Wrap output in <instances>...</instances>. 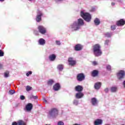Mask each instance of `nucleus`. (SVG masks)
<instances>
[{"label":"nucleus","instance_id":"1","mask_svg":"<svg viewBox=\"0 0 125 125\" xmlns=\"http://www.w3.org/2000/svg\"><path fill=\"white\" fill-rule=\"evenodd\" d=\"M92 51L93 54L96 57L100 56L102 55L101 50V45L99 44H95L92 46Z\"/></svg>","mask_w":125,"mask_h":125},{"label":"nucleus","instance_id":"2","mask_svg":"<svg viewBox=\"0 0 125 125\" xmlns=\"http://www.w3.org/2000/svg\"><path fill=\"white\" fill-rule=\"evenodd\" d=\"M81 16L86 22H90V20H91V15L88 13H84L82 11L81 12Z\"/></svg>","mask_w":125,"mask_h":125},{"label":"nucleus","instance_id":"3","mask_svg":"<svg viewBox=\"0 0 125 125\" xmlns=\"http://www.w3.org/2000/svg\"><path fill=\"white\" fill-rule=\"evenodd\" d=\"M70 28L72 29V31H78L81 29L80 26L78 25L77 21H74L72 24H71Z\"/></svg>","mask_w":125,"mask_h":125},{"label":"nucleus","instance_id":"4","mask_svg":"<svg viewBox=\"0 0 125 125\" xmlns=\"http://www.w3.org/2000/svg\"><path fill=\"white\" fill-rule=\"evenodd\" d=\"M49 115L51 117H53V118H55L56 116L58 115V110L56 108H52L49 112Z\"/></svg>","mask_w":125,"mask_h":125},{"label":"nucleus","instance_id":"5","mask_svg":"<svg viewBox=\"0 0 125 125\" xmlns=\"http://www.w3.org/2000/svg\"><path fill=\"white\" fill-rule=\"evenodd\" d=\"M125 76V71L121 70H120L117 73V77L118 80H122V79H124Z\"/></svg>","mask_w":125,"mask_h":125},{"label":"nucleus","instance_id":"6","mask_svg":"<svg viewBox=\"0 0 125 125\" xmlns=\"http://www.w3.org/2000/svg\"><path fill=\"white\" fill-rule=\"evenodd\" d=\"M77 80L78 82H83L85 80V75L83 73H79L77 75Z\"/></svg>","mask_w":125,"mask_h":125},{"label":"nucleus","instance_id":"7","mask_svg":"<svg viewBox=\"0 0 125 125\" xmlns=\"http://www.w3.org/2000/svg\"><path fill=\"white\" fill-rule=\"evenodd\" d=\"M68 64L70 66L74 67V66H76L77 64V61L76 60H74V58L72 57H69L68 59Z\"/></svg>","mask_w":125,"mask_h":125},{"label":"nucleus","instance_id":"8","mask_svg":"<svg viewBox=\"0 0 125 125\" xmlns=\"http://www.w3.org/2000/svg\"><path fill=\"white\" fill-rule=\"evenodd\" d=\"M39 33L42 35H44L46 33V28H44L43 26L39 25L38 27Z\"/></svg>","mask_w":125,"mask_h":125},{"label":"nucleus","instance_id":"9","mask_svg":"<svg viewBox=\"0 0 125 125\" xmlns=\"http://www.w3.org/2000/svg\"><path fill=\"white\" fill-rule=\"evenodd\" d=\"M125 24V20L121 19L120 20L116 22V25L118 27H121V26H124Z\"/></svg>","mask_w":125,"mask_h":125},{"label":"nucleus","instance_id":"10","mask_svg":"<svg viewBox=\"0 0 125 125\" xmlns=\"http://www.w3.org/2000/svg\"><path fill=\"white\" fill-rule=\"evenodd\" d=\"M53 88L55 91H58V90H60V88H61V85L60 83H56L53 86Z\"/></svg>","mask_w":125,"mask_h":125},{"label":"nucleus","instance_id":"11","mask_svg":"<svg viewBox=\"0 0 125 125\" xmlns=\"http://www.w3.org/2000/svg\"><path fill=\"white\" fill-rule=\"evenodd\" d=\"M42 13L41 12L38 13V14L36 18L37 22H41L42 21Z\"/></svg>","mask_w":125,"mask_h":125},{"label":"nucleus","instance_id":"12","mask_svg":"<svg viewBox=\"0 0 125 125\" xmlns=\"http://www.w3.org/2000/svg\"><path fill=\"white\" fill-rule=\"evenodd\" d=\"M83 49V45L81 44H77L74 47V50L76 51H80Z\"/></svg>","mask_w":125,"mask_h":125},{"label":"nucleus","instance_id":"13","mask_svg":"<svg viewBox=\"0 0 125 125\" xmlns=\"http://www.w3.org/2000/svg\"><path fill=\"white\" fill-rule=\"evenodd\" d=\"M91 75L93 78H95V77H98L99 75V71L97 70H94L91 73Z\"/></svg>","mask_w":125,"mask_h":125},{"label":"nucleus","instance_id":"14","mask_svg":"<svg viewBox=\"0 0 125 125\" xmlns=\"http://www.w3.org/2000/svg\"><path fill=\"white\" fill-rule=\"evenodd\" d=\"M75 91L78 92H82V90H83V87L81 85H77L75 88Z\"/></svg>","mask_w":125,"mask_h":125},{"label":"nucleus","instance_id":"15","mask_svg":"<svg viewBox=\"0 0 125 125\" xmlns=\"http://www.w3.org/2000/svg\"><path fill=\"white\" fill-rule=\"evenodd\" d=\"M83 93L79 92L76 94L75 97L77 99H81V98H83Z\"/></svg>","mask_w":125,"mask_h":125},{"label":"nucleus","instance_id":"16","mask_svg":"<svg viewBox=\"0 0 125 125\" xmlns=\"http://www.w3.org/2000/svg\"><path fill=\"white\" fill-rule=\"evenodd\" d=\"M77 22L78 25L80 26V27H81V26H83V25H84V22H83V20H82V19H79Z\"/></svg>","mask_w":125,"mask_h":125},{"label":"nucleus","instance_id":"17","mask_svg":"<svg viewBox=\"0 0 125 125\" xmlns=\"http://www.w3.org/2000/svg\"><path fill=\"white\" fill-rule=\"evenodd\" d=\"M91 102L92 105H93V106H95V105H97L98 101H97V99H96L95 98H92L91 100Z\"/></svg>","mask_w":125,"mask_h":125},{"label":"nucleus","instance_id":"18","mask_svg":"<svg viewBox=\"0 0 125 125\" xmlns=\"http://www.w3.org/2000/svg\"><path fill=\"white\" fill-rule=\"evenodd\" d=\"M25 108L27 111H31L33 109V104L31 103H28Z\"/></svg>","mask_w":125,"mask_h":125},{"label":"nucleus","instance_id":"19","mask_svg":"<svg viewBox=\"0 0 125 125\" xmlns=\"http://www.w3.org/2000/svg\"><path fill=\"white\" fill-rule=\"evenodd\" d=\"M49 59L50 61H54L55 59H56V55L54 54H52L51 55H50L49 56Z\"/></svg>","mask_w":125,"mask_h":125},{"label":"nucleus","instance_id":"20","mask_svg":"<svg viewBox=\"0 0 125 125\" xmlns=\"http://www.w3.org/2000/svg\"><path fill=\"white\" fill-rule=\"evenodd\" d=\"M101 82H97L95 83L94 84V88L95 89H99L100 87H101Z\"/></svg>","mask_w":125,"mask_h":125},{"label":"nucleus","instance_id":"21","mask_svg":"<svg viewBox=\"0 0 125 125\" xmlns=\"http://www.w3.org/2000/svg\"><path fill=\"white\" fill-rule=\"evenodd\" d=\"M102 120L101 119H97L95 122H94V125H102Z\"/></svg>","mask_w":125,"mask_h":125},{"label":"nucleus","instance_id":"22","mask_svg":"<svg viewBox=\"0 0 125 125\" xmlns=\"http://www.w3.org/2000/svg\"><path fill=\"white\" fill-rule=\"evenodd\" d=\"M39 43L41 45H43L45 44V40L42 38H41L39 40Z\"/></svg>","mask_w":125,"mask_h":125},{"label":"nucleus","instance_id":"23","mask_svg":"<svg viewBox=\"0 0 125 125\" xmlns=\"http://www.w3.org/2000/svg\"><path fill=\"white\" fill-rule=\"evenodd\" d=\"M18 125H26L27 123L23 120H20L18 121Z\"/></svg>","mask_w":125,"mask_h":125},{"label":"nucleus","instance_id":"24","mask_svg":"<svg viewBox=\"0 0 125 125\" xmlns=\"http://www.w3.org/2000/svg\"><path fill=\"white\" fill-rule=\"evenodd\" d=\"M94 22L95 23V25L96 26H98V25L100 24V20H99L98 18H96L94 21Z\"/></svg>","mask_w":125,"mask_h":125},{"label":"nucleus","instance_id":"25","mask_svg":"<svg viewBox=\"0 0 125 125\" xmlns=\"http://www.w3.org/2000/svg\"><path fill=\"white\" fill-rule=\"evenodd\" d=\"M111 92H116L118 90V88L116 86H113L110 88Z\"/></svg>","mask_w":125,"mask_h":125},{"label":"nucleus","instance_id":"26","mask_svg":"<svg viewBox=\"0 0 125 125\" xmlns=\"http://www.w3.org/2000/svg\"><path fill=\"white\" fill-rule=\"evenodd\" d=\"M63 68H64V65L61 64H59L57 66V68L58 69V70H59V71H62Z\"/></svg>","mask_w":125,"mask_h":125},{"label":"nucleus","instance_id":"27","mask_svg":"<svg viewBox=\"0 0 125 125\" xmlns=\"http://www.w3.org/2000/svg\"><path fill=\"white\" fill-rule=\"evenodd\" d=\"M53 83H54V81L52 79H50L47 82L48 85H52Z\"/></svg>","mask_w":125,"mask_h":125},{"label":"nucleus","instance_id":"28","mask_svg":"<svg viewBox=\"0 0 125 125\" xmlns=\"http://www.w3.org/2000/svg\"><path fill=\"white\" fill-rule=\"evenodd\" d=\"M4 77L5 78H8L9 77V71H6L4 73Z\"/></svg>","mask_w":125,"mask_h":125},{"label":"nucleus","instance_id":"29","mask_svg":"<svg viewBox=\"0 0 125 125\" xmlns=\"http://www.w3.org/2000/svg\"><path fill=\"white\" fill-rule=\"evenodd\" d=\"M32 88H33L32 87H31L29 85H27L26 87V91H30V90H32Z\"/></svg>","mask_w":125,"mask_h":125},{"label":"nucleus","instance_id":"30","mask_svg":"<svg viewBox=\"0 0 125 125\" xmlns=\"http://www.w3.org/2000/svg\"><path fill=\"white\" fill-rule=\"evenodd\" d=\"M105 36L106 37V38H111V37H112V34L107 32L105 33Z\"/></svg>","mask_w":125,"mask_h":125},{"label":"nucleus","instance_id":"31","mask_svg":"<svg viewBox=\"0 0 125 125\" xmlns=\"http://www.w3.org/2000/svg\"><path fill=\"white\" fill-rule=\"evenodd\" d=\"M9 94H11V95H12L14 94V93H15V90H10L9 91Z\"/></svg>","mask_w":125,"mask_h":125},{"label":"nucleus","instance_id":"32","mask_svg":"<svg viewBox=\"0 0 125 125\" xmlns=\"http://www.w3.org/2000/svg\"><path fill=\"white\" fill-rule=\"evenodd\" d=\"M73 104H74V105H76V106H77L79 104V102L78 101L75 100L73 101Z\"/></svg>","mask_w":125,"mask_h":125},{"label":"nucleus","instance_id":"33","mask_svg":"<svg viewBox=\"0 0 125 125\" xmlns=\"http://www.w3.org/2000/svg\"><path fill=\"white\" fill-rule=\"evenodd\" d=\"M109 42H110V40H107L104 42L105 45H108L109 44Z\"/></svg>","mask_w":125,"mask_h":125},{"label":"nucleus","instance_id":"34","mask_svg":"<svg viewBox=\"0 0 125 125\" xmlns=\"http://www.w3.org/2000/svg\"><path fill=\"white\" fill-rule=\"evenodd\" d=\"M111 30H112V31H114V30H116V25H111Z\"/></svg>","mask_w":125,"mask_h":125},{"label":"nucleus","instance_id":"35","mask_svg":"<svg viewBox=\"0 0 125 125\" xmlns=\"http://www.w3.org/2000/svg\"><path fill=\"white\" fill-rule=\"evenodd\" d=\"M3 55H4V53L1 50H0V57L3 56Z\"/></svg>","mask_w":125,"mask_h":125},{"label":"nucleus","instance_id":"36","mask_svg":"<svg viewBox=\"0 0 125 125\" xmlns=\"http://www.w3.org/2000/svg\"><path fill=\"white\" fill-rule=\"evenodd\" d=\"M32 71H28L27 73H26V76L27 77H29L30 76V75H32Z\"/></svg>","mask_w":125,"mask_h":125},{"label":"nucleus","instance_id":"37","mask_svg":"<svg viewBox=\"0 0 125 125\" xmlns=\"http://www.w3.org/2000/svg\"><path fill=\"white\" fill-rule=\"evenodd\" d=\"M56 43L57 45H61V42H60V41H56Z\"/></svg>","mask_w":125,"mask_h":125},{"label":"nucleus","instance_id":"38","mask_svg":"<svg viewBox=\"0 0 125 125\" xmlns=\"http://www.w3.org/2000/svg\"><path fill=\"white\" fill-rule=\"evenodd\" d=\"M58 125H64V123L62 121H59L58 123Z\"/></svg>","mask_w":125,"mask_h":125},{"label":"nucleus","instance_id":"39","mask_svg":"<svg viewBox=\"0 0 125 125\" xmlns=\"http://www.w3.org/2000/svg\"><path fill=\"white\" fill-rule=\"evenodd\" d=\"M106 69L107 70H108V71H111V66L110 65H107L106 66Z\"/></svg>","mask_w":125,"mask_h":125},{"label":"nucleus","instance_id":"40","mask_svg":"<svg viewBox=\"0 0 125 125\" xmlns=\"http://www.w3.org/2000/svg\"><path fill=\"white\" fill-rule=\"evenodd\" d=\"M20 98H21V100H24L25 99V96H24L23 95H21L20 96Z\"/></svg>","mask_w":125,"mask_h":125},{"label":"nucleus","instance_id":"41","mask_svg":"<svg viewBox=\"0 0 125 125\" xmlns=\"http://www.w3.org/2000/svg\"><path fill=\"white\" fill-rule=\"evenodd\" d=\"M12 125H18V121L17 122H14L12 123Z\"/></svg>","mask_w":125,"mask_h":125},{"label":"nucleus","instance_id":"42","mask_svg":"<svg viewBox=\"0 0 125 125\" xmlns=\"http://www.w3.org/2000/svg\"><path fill=\"white\" fill-rule=\"evenodd\" d=\"M92 64L93 65H94V66H96V65H97V62H92Z\"/></svg>","mask_w":125,"mask_h":125},{"label":"nucleus","instance_id":"43","mask_svg":"<svg viewBox=\"0 0 125 125\" xmlns=\"http://www.w3.org/2000/svg\"><path fill=\"white\" fill-rule=\"evenodd\" d=\"M104 91H105V92H106V93H107L109 91V88H106L105 89H104Z\"/></svg>","mask_w":125,"mask_h":125},{"label":"nucleus","instance_id":"44","mask_svg":"<svg viewBox=\"0 0 125 125\" xmlns=\"http://www.w3.org/2000/svg\"><path fill=\"white\" fill-rule=\"evenodd\" d=\"M32 98H33L34 99H38V97L36 96H33Z\"/></svg>","mask_w":125,"mask_h":125},{"label":"nucleus","instance_id":"45","mask_svg":"<svg viewBox=\"0 0 125 125\" xmlns=\"http://www.w3.org/2000/svg\"><path fill=\"white\" fill-rule=\"evenodd\" d=\"M33 96H34L33 95L30 96L29 97V99H32V98H33Z\"/></svg>","mask_w":125,"mask_h":125},{"label":"nucleus","instance_id":"46","mask_svg":"<svg viewBox=\"0 0 125 125\" xmlns=\"http://www.w3.org/2000/svg\"><path fill=\"white\" fill-rule=\"evenodd\" d=\"M2 67H3V65L2 64L0 63V69H2Z\"/></svg>","mask_w":125,"mask_h":125},{"label":"nucleus","instance_id":"47","mask_svg":"<svg viewBox=\"0 0 125 125\" xmlns=\"http://www.w3.org/2000/svg\"><path fill=\"white\" fill-rule=\"evenodd\" d=\"M123 85L125 87V81L123 82Z\"/></svg>","mask_w":125,"mask_h":125},{"label":"nucleus","instance_id":"48","mask_svg":"<svg viewBox=\"0 0 125 125\" xmlns=\"http://www.w3.org/2000/svg\"><path fill=\"white\" fill-rule=\"evenodd\" d=\"M44 102H46V100L45 98L43 99Z\"/></svg>","mask_w":125,"mask_h":125},{"label":"nucleus","instance_id":"49","mask_svg":"<svg viewBox=\"0 0 125 125\" xmlns=\"http://www.w3.org/2000/svg\"><path fill=\"white\" fill-rule=\"evenodd\" d=\"M111 5H113V6L115 5V3L114 2H112L111 3Z\"/></svg>","mask_w":125,"mask_h":125},{"label":"nucleus","instance_id":"50","mask_svg":"<svg viewBox=\"0 0 125 125\" xmlns=\"http://www.w3.org/2000/svg\"><path fill=\"white\" fill-rule=\"evenodd\" d=\"M73 125H81L78 124H74Z\"/></svg>","mask_w":125,"mask_h":125},{"label":"nucleus","instance_id":"51","mask_svg":"<svg viewBox=\"0 0 125 125\" xmlns=\"http://www.w3.org/2000/svg\"><path fill=\"white\" fill-rule=\"evenodd\" d=\"M0 1H4V0H0Z\"/></svg>","mask_w":125,"mask_h":125},{"label":"nucleus","instance_id":"52","mask_svg":"<svg viewBox=\"0 0 125 125\" xmlns=\"http://www.w3.org/2000/svg\"><path fill=\"white\" fill-rule=\"evenodd\" d=\"M59 0V1H61V0Z\"/></svg>","mask_w":125,"mask_h":125},{"label":"nucleus","instance_id":"53","mask_svg":"<svg viewBox=\"0 0 125 125\" xmlns=\"http://www.w3.org/2000/svg\"><path fill=\"white\" fill-rule=\"evenodd\" d=\"M29 0V1H32V0Z\"/></svg>","mask_w":125,"mask_h":125}]
</instances>
